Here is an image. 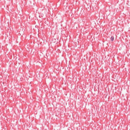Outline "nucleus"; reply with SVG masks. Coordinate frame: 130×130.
<instances>
[{
	"label": "nucleus",
	"mask_w": 130,
	"mask_h": 130,
	"mask_svg": "<svg viewBox=\"0 0 130 130\" xmlns=\"http://www.w3.org/2000/svg\"><path fill=\"white\" fill-rule=\"evenodd\" d=\"M113 40H114V37H111V41H113Z\"/></svg>",
	"instance_id": "1"
}]
</instances>
